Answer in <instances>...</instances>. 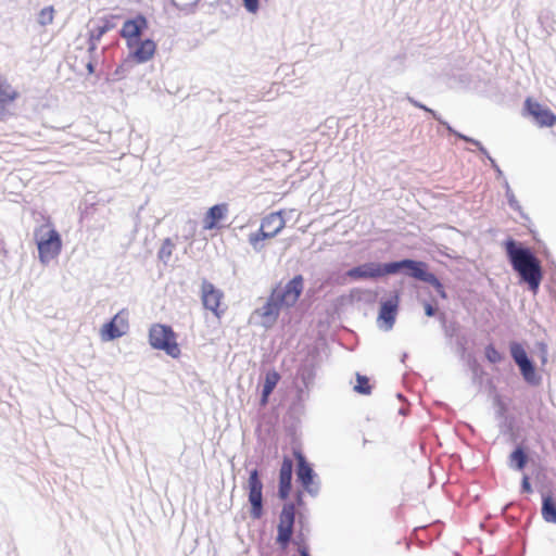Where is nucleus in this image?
Here are the masks:
<instances>
[{
  "label": "nucleus",
  "mask_w": 556,
  "mask_h": 556,
  "mask_svg": "<svg viewBox=\"0 0 556 556\" xmlns=\"http://www.w3.org/2000/svg\"><path fill=\"white\" fill-rule=\"evenodd\" d=\"M519 368H520L521 375L526 381H528L530 383L539 382V380L536 378V374H535V368L532 365V363L530 362V359L528 362H526L525 364H521L519 366Z\"/></svg>",
  "instance_id": "nucleus-25"
},
{
  "label": "nucleus",
  "mask_w": 556,
  "mask_h": 556,
  "mask_svg": "<svg viewBox=\"0 0 556 556\" xmlns=\"http://www.w3.org/2000/svg\"><path fill=\"white\" fill-rule=\"evenodd\" d=\"M281 307L282 304L277 299H274L271 293L266 304L257 311L265 327H270L277 320Z\"/></svg>",
  "instance_id": "nucleus-19"
},
{
  "label": "nucleus",
  "mask_w": 556,
  "mask_h": 556,
  "mask_svg": "<svg viewBox=\"0 0 556 556\" xmlns=\"http://www.w3.org/2000/svg\"><path fill=\"white\" fill-rule=\"evenodd\" d=\"M505 249L513 268L529 285L530 289L536 292L543 278L538 258L529 249L518 247L513 239L505 242Z\"/></svg>",
  "instance_id": "nucleus-1"
},
{
  "label": "nucleus",
  "mask_w": 556,
  "mask_h": 556,
  "mask_svg": "<svg viewBox=\"0 0 556 556\" xmlns=\"http://www.w3.org/2000/svg\"><path fill=\"white\" fill-rule=\"evenodd\" d=\"M294 456L298 460V480L301 482V484L307 492H312V485L315 476L314 471L300 451H294Z\"/></svg>",
  "instance_id": "nucleus-18"
},
{
  "label": "nucleus",
  "mask_w": 556,
  "mask_h": 556,
  "mask_svg": "<svg viewBox=\"0 0 556 556\" xmlns=\"http://www.w3.org/2000/svg\"><path fill=\"white\" fill-rule=\"evenodd\" d=\"M245 9L251 12L255 13L258 10V0H243Z\"/></svg>",
  "instance_id": "nucleus-31"
},
{
  "label": "nucleus",
  "mask_w": 556,
  "mask_h": 556,
  "mask_svg": "<svg viewBox=\"0 0 556 556\" xmlns=\"http://www.w3.org/2000/svg\"><path fill=\"white\" fill-rule=\"evenodd\" d=\"M303 277L301 275H296L285 286V288H276L273 290L271 293L274 294V299H277L282 306H293L303 292Z\"/></svg>",
  "instance_id": "nucleus-9"
},
{
  "label": "nucleus",
  "mask_w": 556,
  "mask_h": 556,
  "mask_svg": "<svg viewBox=\"0 0 556 556\" xmlns=\"http://www.w3.org/2000/svg\"><path fill=\"white\" fill-rule=\"evenodd\" d=\"M354 390L361 394H370L371 386L369 383V379L366 376L357 374Z\"/></svg>",
  "instance_id": "nucleus-26"
},
{
  "label": "nucleus",
  "mask_w": 556,
  "mask_h": 556,
  "mask_svg": "<svg viewBox=\"0 0 556 556\" xmlns=\"http://www.w3.org/2000/svg\"><path fill=\"white\" fill-rule=\"evenodd\" d=\"M148 27V21L143 15L128 20L124 23L121 36L127 40L129 48L134 46V41L139 39L142 31Z\"/></svg>",
  "instance_id": "nucleus-14"
},
{
  "label": "nucleus",
  "mask_w": 556,
  "mask_h": 556,
  "mask_svg": "<svg viewBox=\"0 0 556 556\" xmlns=\"http://www.w3.org/2000/svg\"><path fill=\"white\" fill-rule=\"evenodd\" d=\"M293 543L294 545H296L300 556H309L308 546L305 543L304 539L299 538L294 540Z\"/></svg>",
  "instance_id": "nucleus-29"
},
{
  "label": "nucleus",
  "mask_w": 556,
  "mask_h": 556,
  "mask_svg": "<svg viewBox=\"0 0 556 556\" xmlns=\"http://www.w3.org/2000/svg\"><path fill=\"white\" fill-rule=\"evenodd\" d=\"M400 304V298L397 294H395L392 299H389L381 303L379 315H378V323L380 327L384 328V330L392 329L395 317L397 314Z\"/></svg>",
  "instance_id": "nucleus-15"
},
{
  "label": "nucleus",
  "mask_w": 556,
  "mask_h": 556,
  "mask_svg": "<svg viewBox=\"0 0 556 556\" xmlns=\"http://www.w3.org/2000/svg\"><path fill=\"white\" fill-rule=\"evenodd\" d=\"M542 517L547 522H556V503L551 495L543 497Z\"/></svg>",
  "instance_id": "nucleus-22"
},
{
  "label": "nucleus",
  "mask_w": 556,
  "mask_h": 556,
  "mask_svg": "<svg viewBox=\"0 0 556 556\" xmlns=\"http://www.w3.org/2000/svg\"><path fill=\"white\" fill-rule=\"evenodd\" d=\"M156 51V43L151 39L140 41L132 51V58L138 63H144L151 60Z\"/></svg>",
  "instance_id": "nucleus-20"
},
{
  "label": "nucleus",
  "mask_w": 556,
  "mask_h": 556,
  "mask_svg": "<svg viewBox=\"0 0 556 556\" xmlns=\"http://www.w3.org/2000/svg\"><path fill=\"white\" fill-rule=\"evenodd\" d=\"M510 354L518 366L529 361L525 349L519 343L510 344Z\"/></svg>",
  "instance_id": "nucleus-24"
},
{
  "label": "nucleus",
  "mask_w": 556,
  "mask_h": 556,
  "mask_svg": "<svg viewBox=\"0 0 556 556\" xmlns=\"http://www.w3.org/2000/svg\"><path fill=\"white\" fill-rule=\"evenodd\" d=\"M279 380L280 375L276 370H270L266 374L261 397V404L263 406L268 403V397L278 384Z\"/></svg>",
  "instance_id": "nucleus-21"
},
{
  "label": "nucleus",
  "mask_w": 556,
  "mask_h": 556,
  "mask_svg": "<svg viewBox=\"0 0 556 556\" xmlns=\"http://www.w3.org/2000/svg\"><path fill=\"white\" fill-rule=\"evenodd\" d=\"M424 307L427 316L432 317L435 314V308L430 303H426Z\"/></svg>",
  "instance_id": "nucleus-33"
},
{
  "label": "nucleus",
  "mask_w": 556,
  "mask_h": 556,
  "mask_svg": "<svg viewBox=\"0 0 556 556\" xmlns=\"http://www.w3.org/2000/svg\"><path fill=\"white\" fill-rule=\"evenodd\" d=\"M149 343L153 349L163 351L173 358H179L181 355L177 334L170 326L153 324L149 329Z\"/></svg>",
  "instance_id": "nucleus-3"
},
{
  "label": "nucleus",
  "mask_w": 556,
  "mask_h": 556,
  "mask_svg": "<svg viewBox=\"0 0 556 556\" xmlns=\"http://www.w3.org/2000/svg\"><path fill=\"white\" fill-rule=\"evenodd\" d=\"M114 27V24L110 20H104L102 22V25L98 26L97 33L98 37H101L103 34H105L108 30L112 29Z\"/></svg>",
  "instance_id": "nucleus-30"
},
{
  "label": "nucleus",
  "mask_w": 556,
  "mask_h": 556,
  "mask_svg": "<svg viewBox=\"0 0 556 556\" xmlns=\"http://www.w3.org/2000/svg\"><path fill=\"white\" fill-rule=\"evenodd\" d=\"M87 70H88V72H89L90 74H91V73H93L94 68H93V65H92V63H91V62H89V63L87 64Z\"/></svg>",
  "instance_id": "nucleus-35"
},
{
  "label": "nucleus",
  "mask_w": 556,
  "mask_h": 556,
  "mask_svg": "<svg viewBox=\"0 0 556 556\" xmlns=\"http://www.w3.org/2000/svg\"><path fill=\"white\" fill-rule=\"evenodd\" d=\"M528 456L522 447H517L509 456V462L513 467L522 470L527 464Z\"/></svg>",
  "instance_id": "nucleus-23"
},
{
  "label": "nucleus",
  "mask_w": 556,
  "mask_h": 556,
  "mask_svg": "<svg viewBox=\"0 0 556 556\" xmlns=\"http://www.w3.org/2000/svg\"><path fill=\"white\" fill-rule=\"evenodd\" d=\"M249 502L251 503V517L260 519L263 515V483L260 479L258 470L250 471L248 479Z\"/></svg>",
  "instance_id": "nucleus-8"
},
{
  "label": "nucleus",
  "mask_w": 556,
  "mask_h": 556,
  "mask_svg": "<svg viewBox=\"0 0 556 556\" xmlns=\"http://www.w3.org/2000/svg\"><path fill=\"white\" fill-rule=\"evenodd\" d=\"M35 240L38 249V257L42 264H48L56 258L62 250V239L51 223L40 225L35 229Z\"/></svg>",
  "instance_id": "nucleus-2"
},
{
  "label": "nucleus",
  "mask_w": 556,
  "mask_h": 556,
  "mask_svg": "<svg viewBox=\"0 0 556 556\" xmlns=\"http://www.w3.org/2000/svg\"><path fill=\"white\" fill-rule=\"evenodd\" d=\"M295 521V506L293 503L285 504L279 515L276 543L285 551L291 542Z\"/></svg>",
  "instance_id": "nucleus-5"
},
{
  "label": "nucleus",
  "mask_w": 556,
  "mask_h": 556,
  "mask_svg": "<svg viewBox=\"0 0 556 556\" xmlns=\"http://www.w3.org/2000/svg\"><path fill=\"white\" fill-rule=\"evenodd\" d=\"M224 298L223 292L217 289L213 283L204 280L201 285V300L203 306L206 309L213 312V314L220 318L224 313V309L220 308V303Z\"/></svg>",
  "instance_id": "nucleus-12"
},
{
  "label": "nucleus",
  "mask_w": 556,
  "mask_h": 556,
  "mask_svg": "<svg viewBox=\"0 0 556 556\" xmlns=\"http://www.w3.org/2000/svg\"><path fill=\"white\" fill-rule=\"evenodd\" d=\"M404 268L409 270L408 275L410 277L430 283L442 299H446L447 295L443 285L434 274L428 271V265L425 262L414 260L393 262V275Z\"/></svg>",
  "instance_id": "nucleus-4"
},
{
  "label": "nucleus",
  "mask_w": 556,
  "mask_h": 556,
  "mask_svg": "<svg viewBox=\"0 0 556 556\" xmlns=\"http://www.w3.org/2000/svg\"><path fill=\"white\" fill-rule=\"evenodd\" d=\"M389 275H393V262L386 264L369 262L346 271V276L352 280L378 279Z\"/></svg>",
  "instance_id": "nucleus-7"
},
{
  "label": "nucleus",
  "mask_w": 556,
  "mask_h": 556,
  "mask_svg": "<svg viewBox=\"0 0 556 556\" xmlns=\"http://www.w3.org/2000/svg\"><path fill=\"white\" fill-rule=\"evenodd\" d=\"M415 105L428 111V109L426 106H424L422 104H418V103L415 102Z\"/></svg>",
  "instance_id": "nucleus-36"
},
{
  "label": "nucleus",
  "mask_w": 556,
  "mask_h": 556,
  "mask_svg": "<svg viewBox=\"0 0 556 556\" xmlns=\"http://www.w3.org/2000/svg\"><path fill=\"white\" fill-rule=\"evenodd\" d=\"M283 213V211H278L266 215L262 219L258 232L250 237V242L255 247L258 241L277 236L286 226Z\"/></svg>",
  "instance_id": "nucleus-6"
},
{
  "label": "nucleus",
  "mask_w": 556,
  "mask_h": 556,
  "mask_svg": "<svg viewBox=\"0 0 556 556\" xmlns=\"http://www.w3.org/2000/svg\"><path fill=\"white\" fill-rule=\"evenodd\" d=\"M292 468V460L289 457H285L279 470L278 495L281 500H287L291 493Z\"/></svg>",
  "instance_id": "nucleus-17"
},
{
  "label": "nucleus",
  "mask_w": 556,
  "mask_h": 556,
  "mask_svg": "<svg viewBox=\"0 0 556 556\" xmlns=\"http://www.w3.org/2000/svg\"><path fill=\"white\" fill-rule=\"evenodd\" d=\"M128 314L125 311L118 312L111 321L104 324L100 330L103 341H111L124 336L128 330Z\"/></svg>",
  "instance_id": "nucleus-11"
},
{
  "label": "nucleus",
  "mask_w": 556,
  "mask_h": 556,
  "mask_svg": "<svg viewBox=\"0 0 556 556\" xmlns=\"http://www.w3.org/2000/svg\"><path fill=\"white\" fill-rule=\"evenodd\" d=\"M174 249L175 244L172 239H164L159 250V257L163 261H167L172 256Z\"/></svg>",
  "instance_id": "nucleus-27"
},
{
  "label": "nucleus",
  "mask_w": 556,
  "mask_h": 556,
  "mask_svg": "<svg viewBox=\"0 0 556 556\" xmlns=\"http://www.w3.org/2000/svg\"><path fill=\"white\" fill-rule=\"evenodd\" d=\"M484 354L486 359L492 364L500 363L503 359L502 354L493 344H489L485 346Z\"/></svg>",
  "instance_id": "nucleus-28"
},
{
  "label": "nucleus",
  "mask_w": 556,
  "mask_h": 556,
  "mask_svg": "<svg viewBox=\"0 0 556 556\" xmlns=\"http://www.w3.org/2000/svg\"><path fill=\"white\" fill-rule=\"evenodd\" d=\"M18 98V90L0 74V121H4L11 114V108Z\"/></svg>",
  "instance_id": "nucleus-13"
},
{
  "label": "nucleus",
  "mask_w": 556,
  "mask_h": 556,
  "mask_svg": "<svg viewBox=\"0 0 556 556\" xmlns=\"http://www.w3.org/2000/svg\"><path fill=\"white\" fill-rule=\"evenodd\" d=\"M525 113L531 116L540 127L556 125V114L549 108L530 97L525 100Z\"/></svg>",
  "instance_id": "nucleus-10"
},
{
  "label": "nucleus",
  "mask_w": 556,
  "mask_h": 556,
  "mask_svg": "<svg viewBox=\"0 0 556 556\" xmlns=\"http://www.w3.org/2000/svg\"><path fill=\"white\" fill-rule=\"evenodd\" d=\"M172 1H173V3H175L178 7H186L190 3L195 2L197 0H172Z\"/></svg>",
  "instance_id": "nucleus-34"
},
{
  "label": "nucleus",
  "mask_w": 556,
  "mask_h": 556,
  "mask_svg": "<svg viewBox=\"0 0 556 556\" xmlns=\"http://www.w3.org/2000/svg\"><path fill=\"white\" fill-rule=\"evenodd\" d=\"M521 488H522V491H525L527 493L532 492V488H531V484H530L528 476L523 477L522 483H521Z\"/></svg>",
  "instance_id": "nucleus-32"
},
{
  "label": "nucleus",
  "mask_w": 556,
  "mask_h": 556,
  "mask_svg": "<svg viewBox=\"0 0 556 556\" xmlns=\"http://www.w3.org/2000/svg\"><path fill=\"white\" fill-rule=\"evenodd\" d=\"M228 215V204L220 203L208 208L203 217V229L212 230L220 228V223Z\"/></svg>",
  "instance_id": "nucleus-16"
}]
</instances>
